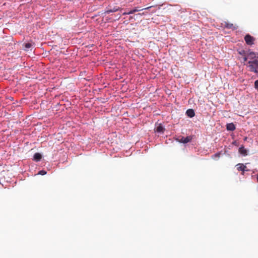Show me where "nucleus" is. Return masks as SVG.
I'll list each match as a JSON object with an SVG mask.
<instances>
[{
	"mask_svg": "<svg viewBox=\"0 0 258 258\" xmlns=\"http://www.w3.org/2000/svg\"><path fill=\"white\" fill-rule=\"evenodd\" d=\"M248 58H249V57L247 55V56L244 55V57H243L244 62H245V61H247L248 59H249Z\"/></svg>",
	"mask_w": 258,
	"mask_h": 258,
	"instance_id": "f3484780",
	"label": "nucleus"
},
{
	"mask_svg": "<svg viewBox=\"0 0 258 258\" xmlns=\"http://www.w3.org/2000/svg\"><path fill=\"white\" fill-rule=\"evenodd\" d=\"M46 174V171L45 170H41L38 172V174H40L42 175H45Z\"/></svg>",
	"mask_w": 258,
	"mask_h": 258,
	"instance_id": "2eb2a0df",
	"label": "nucleus"
},
{
	"mask_svg": "<svg viewBox=\"0 0 258 258\" xmlns=\"http://www.w3.org/2000/svg\"><path fill=\"white\" fill-rule=\"evenodd\" d=\"M238 151L243 156H246L247 155V151L243 146L240 147Z\"/></svg>",
	"mask_w": 258,
	"mask_h": 258,
	"instance_id": "0eeeda50",
	"label": "nucleus"
},
{
	"mask_svg": "<svg viewBox=\"0 0 258 258\" xmlns=\"http://www.w3.org/2000/svg\"><path fill=\"white\" fill-rule=\"evenodd\" d=\"M153 7L154 6H150V7H147L145 8H143V9H141L140 7H137L135 8L133 10H131L130 11H129V13H131L132 14L136 12L143 11L144 10H149Z\"/></svg>",
	"mask_w": 258,
	"mask_h": 258,
	"instance_id": "20e7f679",
	"label": "nucleus"
},
{
	"mask_svg": "<svg viewBox=\"0 0 258 258\" xmlns=\"http://www.w3.org/2000/svg\"><path fill=\"white\" fill-rule=\"evenodd\" d=\"M239 53L241 54V55H243L244 56L245 55V52L244 50H242L241 51L239 52Z\"/></svg>",
	"mask_w": 258,
	"mask_h": 258,
	"instance_id": "a211bd4d",
	"label": "nucleus"
},
{
	"mask_svg": "<svg viewBox=\"0 0 258 258\" xmlns=\"http://www.w3.org/2000/svg\"><path fill=\"white\" fill-rule=\"evenodd\" d=\"M42 158L41 155L39 153H36L33 156V160L35 161H39Z\"/></svg>",
	"mask_w": 258,
	"mask_h": 258,
	"instance_id": "1a4fd4ad",
	"label": "nucleus"
},
{
	"mask_svg": "<svg viewBox=\"0 0 258 258\" xmlns=\"http://www.w3.org/2000/svg\"><path fill=\"white\" fill-rule=\"evenodd\" d=\"M147 13H143L142 14H139L138 15H146Z\"/></svg>",
	"mask_w": 258,
	"mask_h": 258,
	"instance_id": "412c9836",
	"label": "nucleus"
},
{
	"mask_svg": "<svg viewBox=\"0 0 258 258\" xmlns=\"http://www.w3.org/2000/svg\"><path fill=\"white\" fill-rule=\"evenodd\" d=\"M244 40L247 45H251L254 43L255 38L249 34H246L244 37Z\"/></svg>",
	"mask_w": 258,
	"mask_h": 258,
	"instance_id": "f03ea898",
	"label": "nucleus"
},
{
	"mask_svg": "<svg viewBox=\"0 0 258 258\" xmlns=\"http://www.w3.org/2000/svg\"><path fill=\"white\" fill-rule=\"evenodd\" d=\"M248 63L249 71L258 74V58L252 60H249Z\"/></svg>",
	"mask_w": 258,
	"mask_h": 258,
	"instance_id": "f257e3e1",
	"label": "nucleus"
},
{
	"mask_svg": "<svg viewBox=\"0 0 258 258\" xmlns=\"http://www.w3.org/2000/svg\"><path fill=\"white\" fill-rule=\"evenodd\" d=\"M257 181L258 182V174H257Z\"/></svg>",
	"mask_w": 258,
	"mask_h": 258,
	"instance_id": "5701e85b",
	"label": "nucleus"
},
{
	"mask_svg": "<svg viewBox=\"0 0 258 258\" xmlns=\"http://www.w3.org/2000/svg\"><path fill=\"white\" fill-rule=\"evenodd\" d=\"M32 46V44L31 43L28 42L24 44V47L25 50H27L31 48Z\"/></svg>",
	"mask_w": 258,
	"mask_h": 258,
	"instance_id": "4468645a",
	"label": "nucleus"
},
{
	"mask_svg": "<svg viewBox=\"0 0 258 258\" xmlns=\"http://www.w3.org/2000/svg\"><path fill=\"white\" fill-rule=\"evenodd\" d=\"M117 19H116L117 20L119 19L120 18V17H121L120 15V14H118V15H117Z\"/></svg>",
	"mask_w": 258,
	"mask_h": 258,
	"instance_id": "aec40b11",
	"label": "nucleus"
},
{
	"mask_svg": "<svg viewBox=\"0 0 258 258\" xmlns=\"http://www.w3.org/2000/svg\"><path fill=\"white\" fill-rule=\"evenodd\" d=\"M254 87L258 91V80L254 82Z\"/></svg>",
	"mask_w": 258,
	"mask_h": 258,
	"instance_id": "dca6fc26",
	"label": "nucleus"
},
{
	"mask_svg": "<svg viewBox=\"0 0 258 258\" xmlns=\"http://www.w3.org/2000/svg\"><path fill=\"white\" fill-rule=\"evenodd\" d=\"M120 10V8L119 7H115L113 8L112 9L107 10L105 12V14H109L110 13L115 12L118 10Z\"/></svg>",
	"mask_w": 258,
	"mask_h": 258,
	"instance_id": "9d476101",
	"label": "nucleus"
},
{
	"mask_svg": "<svg viewBox=\"0 0 258 258\" xmlns=\"http://www.w3.org/2000/svg\"><path fill=\"white\" fill-rule=\"evenodd\" d=\"M130 14H132L131 13H129V12H124V13H123V15H130Z\"/></svg>",
	"mask_w": 258,
	"mask_h": 258,
	"instance_id": "6ab92c4d",
	"label": "nucleus"
},
{
	"mask_svg": "<svg viewBox=\"0 0 258 258\" xmlns=\"http://www.w3.org/2000/svg\"><path fill=\"white\" fill-rule=\"evenodd\" d=\"M186 113L187 115L190 117H192L195 115L194 110L192 109H188L186 111Z\"/></svg>",
	"mask_w": 258,
	"mask_h": 258,
	"instance_id": "9b49d317",
	"label": "nucleus"
},
{
	"mask_svg": "<svg viewBox=\"0 0 258 258\" xmlns=\"http://www.w3.org/2000/svg\"><path fill=\"white\" fill-rule=\"evenodd\" d=\"M192 140V137L191 136H187L185 138L182 137V138L180 139V142L182 143H187L191 141Z\"/></svg>",
	"mask_w": 258,
	"mask_h": 258,
	"instance_id": "423d86ee",
	"label": "nucleus"
},
{
	"mask_svg": "<svg viewBox=\"0 0 258 258\" xmlns=\"http://www.w3.org/2000/svg\"><path fill=\"white\" fill-rule=\"evenodd\" d=\"M248 57H249V59H250V60H252L254 59H255L256 58V56H255V53L253 52H249L248 54H247Z\"/></svg>",
	"mask_w": 258,
	"mask_h": 258,
	"instance_id": "f8f14e48",
	"label": "nucleus"
},
{
	"mask_svg": "<svg viewBox=\"0 0 258 258\" xmlns=\"http://www.w3.org/2000/svg\"><path fill=\"white\" fill-rule=\"evenodd\" d=\"M215 156L217 157H219V154H216Z\"/></svg>",
	"mask_w": 258,
	"mask_h": 258,
	"instance_id": "4be33fe9",
	"label": "nucleus"
},
{
	"mask_svg": "<svg viewBox=\"0 0 258 258\" xmlns=\"http://www.w3.org/2000/svg\"><path fill=\"white\" fill-rule=\"evenodd\" d=\"M226 129L228 131H233L235 129V125L233 123H228L226 125Z\"/></svg>",
	"mask_w": 258,
	"mask_h": 258,
	"instance_id": "6e6552de",
	"label": "nucleus"
},
{
	"mask_svg": "<svg viewBox=\"0 0 258 258\" xmlns=\"http://www.w3.org/2000/svg\"><path fill=\"white\" fill-rule=\"evenodd\" d=\"M236 166L237 170L238 171H242V175L244 174V171H248L249 170L248 169H247L246 165H245L242 163H238L236 165Z\"/></svg>",
	"mask_w": 258,
	"mask_h": 258,
	"instance_id": "7ed1b4c3",
	"label": "nucleus"
},
{
	"mask_svg": "<svg viewBox=\"0 0 258 258\" xmlns=\"http://www.w3.org/2000/svg\"><path fill=\"white\" fill-rule=\"evenodd\" d=\"M223 25L224 26V27L227 28V29H232V30H235L237 28V26H236L235 25H234L233 24L227 22H225L224 24Z\"/></svg>",
	"mask_w": 258,
	"mask_h": 258,
	"instance_id": "39448f33",
	"label": "nucleus"
},
{
	"mask_svg": "<svg viewBox=\"0 0 258 258\" xmlns=\"http://www.w3.org/2000/svg\"><path fill=\"white\" fill-rule=\"evenodd\" d=\"M164 130V128H163V127L160 124L159 126H158L156 128V132L157 133H163V131Z\"/></svg>",
	"mask_w": 258,
	"mask_h": 258,
	"instance_id": "ddd939ff",
	"label": "nucleus"
}]
</instances>
